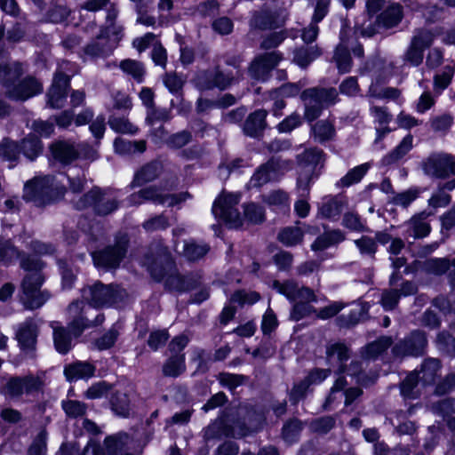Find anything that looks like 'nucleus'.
<instances>
[{
    "label": "nucleus",
    "mask_w": 455,
    "mask_h": 455,
    "mask_svg": "<svg viewBox=\"0 0 455 455\" xmlns=\"http://www.w3.org/2000/svg\"><path fill=\"white\" fill-rule=\"evenodd\" d=\"M251 412L245 407H239L235 412H231L213 421L204 430V437L208 440L226 437L246 435L251 428Z\"/></svg>",
    "instance_id": "nucleus-4"
},
{
    "label": "nucleus",
    "mask_w": 455,
    "mask_h": 455,
    "mask_svg": "<svg viewBox=\"0 0 455 455\" xmlns=\"http://www.w3.org/2000/svg\"><path fill=\"white\" fill-rule=\"evenodd\" d=\"M204 79V86L206 89L218 88L226 90L231 84L238 81L240 78L234 75L232 71H222L219 67L214 70H207L202 75Z\"/></svg>",
    "instance_id": "nucleus-22"
},
{
    "label": "nucleus",
    "mask_w": 455,
    "mask_h": 455,
    "mask_svg": "<svg viewBox=\"0 0 455 455\" xmlns=\"http://www.w3.org/2000/svg\"><path fill=\"white\" fill-rule=\"evenodd\" d=\"M39 334V322L34 318H27L20 323L16 330V339L20 349L28 356L34 357Z\"/></svg>",
    "instance_id": "nucleus-17"
},
{
    "label": "nucleus",
    "mask_w": 455,
    "mask_h": 455,
    "mask_svg": "<svg viewBox=\"0 0 455 455\" xmlns=\"http://www.w3.org/2000/svg\"><path fill=\"white\" fill-rule=\"evenodd\" d=\"M23 74L22 64L16 61L0 64V85L4 90V94L12 89L16 82Z\"/></svg>",
    "instance_id": "nucleus-26"
},
{
    "label": "nucleus",
    "mask_w": 455,
    "mask_h": 455,
    "mask_svg": "<svg viewBox=\"0 0 455 455\" xmlns=\"http://www.w3.org/2000/svg\"><path fill=\"white\" fill-rule=\"evenodd\" d=\"M171 118V111L167 108H157L154 106L147 110L146 123L149 126H155L159 122H167Z\"/></svg>",
    "instance_id": "nucleus-64"
},
{
    "label": "nucleus",
    "mask_w": 455,
    "mask_h": 455,
    "mask_svg": "<svg viewBox=\"0 0 455 455\" xmlns=\"http://www.w3.org/2000/svg\"><path fill=\"white\" fill-rule=\"evenodd\" d=\"M129 242L130 240L126 234L120 233L116 235L113 243L92 253L94 266L105 272L119 268L122 261L126 257Z\"/></svg>",
    "instance_id": "nucleus-8"
},
{
    "label": "nucleus",
    "mask_w": 455,
    "mask_h": 455,
    "mask_svg": "<svg viewBox=\"0 0 455 455\" xmlns=\"http://www.w3.org/2000/svg\"><path fill=\"white\" fill-rule=\"evenodd\" d=\"M345 240L344 233L339 229L326 231L316 237L311 244L313 251H323Z\"/></svg>",
    "instance_id": "nucleus-36"
},
{
    "label": "nucleus",
    "mask_w": 455,
    "mask_h": 455,
    "mask_svg": "<svg viewBox=\"0 0 455 455\" xmlns=\"http://www.w3.org/2000/svg\"><path fill=\"white\" fill-rule=\"evenodd\" d=\"M239 202V195H221L213 203L212 213L229 228H239L243 224V219L237 209Z\"/></svg>",
    "instance_id": "nucleus-13"
},
{
    "label": "nucleus",
    "mask_w": 455,
    "mask_h": 455,
    "mask_svg": "<svg viewBox=\"0 0 455 455\" xmlns=\"http://www.w3.org/2000/svg\"><path fill=\"white\" fill-rule=\"evenodd\" d=\"M164 196L165 194L160 188L149 186L130 195L127 197V202L131 206L140 205L147 201H151L156 204H164Z\"/></svg>",
    "instance_id": "nucleus-27"
},
{
    "label": "nucleus",
    "mask_w": 455,
    "mask_h": 455,
    "mask_svg": "<svg viewBox=\"0 0 455 455\" xmlns=\"http://www.w3.org/2000/svg\"><path fill=\"white\" fill-rule=\"evenodd\" d=\"M115 151L120 155H131L136 152L143 153L147 149V142L141 140H128L122 138H117L114 141Z\"/></svg>",
    "instance_id": "nucleus-43"
},
{
    "label": "nucleus",
    "mask_w": 455,
    "mask_h": 455,
    "mask_svg": "<svg viewBox=\"0 0 455 455\" xmlns=\"http://www.w3.org/2000/svg\"><path fill=\"white\" fill-rule=\"evenodd\" d=\"M433 42L434 35L430 30L426 28L416 29L409 46L403 53V62L413 67L419 66L423 61L425 50L429 48Z\"/></svg>",
    "instance_id": "nucleus-15"
},
{
    "label": "nucleus",
    "mask_w": 455,
    "mask_h": 455,
    "mask_svg": "<svg viewBox=\"0 0 455 455\" xmlns=\"http://www.w3.org/2000/svg\"><path fill=\"white\" fill-rule=\"evenodd\" d=\"M266 164L274 180H278L292 168V162L291 160H285L280 157H272Z\"/></svg>",
    "instance_id": "nucleus-52"
},
{
    "label": "nucleus",
    "mask_w": 455,
    "mask_h": 455,
    "mask_svg": "<svg viewBox=\"0 0 455 455\" xmlns=\"http://www.w3.org/2000/svg\"><path fill=\"white\" fill-rule=\"evenodd\" d=\"M112 410L116 414L122 417H128L131 411L130 399L126 393L116 391L110 398Z\"/></svg>",
    "instance_id": "nucleus-49"
},
{
    "label": "nucleus",
    "mask_w": 455,
    "mask_h": 455,
    "mask_svg": "<svg viewBox=\"0 0 455 455\" xmlns=\"http://www.w3.org/2000/svg\"><path fill=\"white\" fill-rule=\"evenodd\" d=\"M272 180H274V179L265 163L259 166V168L255 171L247 186L249 188H258Z\"/></svg>",
    "instance_id": "nucleus-59"
},
{
    "label": "nucleus",
    "mask_w": 455,
    "mask_h": 455,
    "mask_svg": "<svg viewBox=\"0 0 455 455\" xmlns=\"http://www.w3.org/2000/svg\"><path fill=\"white\" fill-rule=\"evenodd\" d=\"M70 84L61 79H53L52 84L47 93V104L52 108H61L65 106L68 89Z\"/></svg>",
    "instance_id": "nucleus-30"
},
{
    "label": "nucleus",
    "mask_w": 455,
    "mask_h": 455,
    "mask_svg": "<svg viewBox=\"0 0 455 455\" xmlns=\"http://www.w3.org/2000/svg\"><path fill=\"white\" fill-rule=\"evenodd\" d=\"M95 367L90 363L77 362L67 366L64 370L66 378L68 380L91 378L94 375Z\"/></svg>",
    "instance_id": "nucleus-38"
},
{
    "label": "nucleus",
    "mask_w": 455,
    "mask_h": 455,
    "mask_svg": "<svg viewBox=\"0 0 455 455\" xmlns=\"http://www.w3.org/2000/svg\"><path fill=\"white\" fill-rule=\"evenodd\" d=\"M299 165L304 170L315 172L318 165H323L324 153L317 148H311L304 150L297 156Z\"/></svg>",
    "instance_id": "nucleus-32"
},
{
    "label": "nucleus",
    "mask_w": 455,
    "mask_h": 455,
    "mask_svg": "<svg viewBox=\"0 0 455 455\" xmlns=\"http://www.w3.org/2000/svg\"><path fill=\"white\" fill-rule=\"evenodd\" d=\"M19 146L20 152L30 161H34L43 152L42 141L34 134L25 137Z\"/></svg>",
    "instance_id": "nucleus-39"
},
{
    "label": "nucleus",
    "mask_w": 455,
    "mask_h": 455,
    "mask_svg": "<svg viewBox=\"0 0 455 455\" xmlns=\"http://www.w3.org/2000/svg\"><path fill=\"white\" fill-rule=\"evenodd\" d=\"M108 125L116 132L124 134H135L139 130L127 117L116 115H111L109 116Z\"/></svg>",
    "instance_id": "nucleus-50"
},
{
    "label": "nucleus",
    "mask_w": 455,
    "mask_h": 455,
    "mask_svg": "<svg viewBox=\"0 0 455 455\" xmlns=\"http://www.w3.org/2000/svg\"><path fill=\"white\" fill-rule=\"evenodd\" d=\"M428 215L429 213L422 212L414 215L405 222L403 225L405 228L403 232L404 239L409 240L410 238H412L413 240H416L428 235L431 231V227L426 220Z\"/></svg>",
    "instance_id": "nucleus-21"
},
{
    "label": "nucleus",
    "mask_w": 455,
    "mask_h": 455,
    "mask_svg": "<svg viewBox=\"0 0 455 455\" xmlns=\"http://www.w3.org/2000/svg\"><path fill=\"white\" fill-rule=\"evenodd\" d=\"M120 335L119 327L114 324L101 337L96 339L95 346L99 350H106L112 347Z\"/></svg>",
    "instance_id": "nucleus-60"
},
{
    "label": "nucleus",
    "mask_w": 455,
    "mask_h": 455,
    "mask_svg": "<svg viewBox=\"0 0 455 455\" xmlns=\"http://www.w3.org/2000/svg\"><path fill=\"white\" fill-rule=\"evenodd\" d=\"M43 382L33 374L10 376L0 387V393L10 399H19L22 395H31L40 391Z\"/></svg>",
    "instance_id": "nucleus-11"
},
{
    "label": "nucleus",
    "mask_w": 455,
    "mask_h": 455,
    "mask_svg": "<svg viewBox=\"0 0 455 455\" xmlns=\"http://www.w3.org/2000/svg\"><path fill=\"white\" fill-rule=\"evenodd\" d=\"M352 38L351 30L347 27L342 26L339 32V44L334 51L333 60L339 71L343 74L349 72L352 68V59L349 52Z\"/></svg>",
    "instance_id": "nucleus-19"
},
{
    "label": "nucleus",
    "mask_w": 455,
    "mask_h": 455,
    "mask_svg": "<svg viewBox=\"0 0 455 455\" xmlns=\"http://www.w3.org/2000/svg\"><path fill=\"white\" fill-rule=\"evenodd\" d=\"M192 138V133L189 131L184 130L167 137L165 143L170 148L179 149L190 143Z\"/></svg>",
    "instance_id": "nucleus-61"
},
{
    "label": "nucleus",
    "mask_w": 455,
    "mask_h": 455,
    "mask_svg": "<svg viewBox=\"0 0 455 455\" xmlns=\"http://www.w3.org/2000/svg\"><path fill=\"white\" fill-rule=\"evenodd\" d=\"M210 251L207 243H198L194 240L186 241L183 246L182 254L189 261H196L205 256Z\"/></svg>",
    "instance_id": "nucleus-48"
},
{
    "label": "nucleus",
    "mask_w": 455,
    "mask_h": 455,
    "mask_svg": "<svg viewBox=\"0 0 455 455\" xmlns=\"http://www.w3.org/2000/svg\"><path fill=\"white\" fill-rule=\"evenodd\" d=\"M20 153V146L16 141L5 138L0 143V159L15 162L19 158Z\"/></svg>",
    "instance_id": "nucleus-56"
},
{
    "label": "nucleus",
    "mask_w": 455,
    "mask_h": 455,
    "mask_svg": "<svg viewBox=\"0 0 455 455\" xmlns=\"http://www.w3.org/2000/svg\"><path fill=\"white\" fill-rule=\"evenodd\" d=\"M326 357L330 363L337 362L339 366H342L350 357V349L344 343H332L326 347Z\"/></svg>",
    "instance_id": "nucleus-41"
},
{
    "label": "nucleus",
    "mask_w": 455,
    "mask_h": 455,
    "mask_svg": "<svg viewBox=\"0 0 455 455\" xmlns=\"http://www.w3.org/2000/svg\"><path fill=\"white\" fill-rule=\"evenodd\" d=\"M60 406L69 419L83 418L88 410V405L85 403L70 398L63 399L60 402Z\"/></svg>",
    "instance_id": "nucleus-45"
},
{
    "label": "nucleus",
    "mask_w": 455,
    "mask_h": 455,
    "mask_svg": "<svg viewBox=\"0 0 455 455\" xmlns=\"http://www.w3.org/2000/svg\"><path fill=\"white\" fill-rule=\"evenodd\" d=\"M370 169V164L365 163L349 170L337 183L338 188H348L361 181Z\"/></svg>",
    "instance_id": "nucleus-46"
},
{
    "label": "nucleus",
    "mask_w": 455,
    "mask_h": 455,
    "mask_svg": "<svg viewBox=\"0 0 455 455\" xmlns=\"http://www.w3.org/2000/svg\"><path fill=\"white\" fill-rule=\"evenodd\" d=\"M282 60V53L276 51L259 54L251 61L248 74L251 79L265 82Z\"/></svg>",
    "instance_id": "nucleus-16"
},
{
    "label": "nucleus",
    "mask_w": 455,
    "mask_h": 455,
    "mask_svg": "<svg viewBox=\"0 0 455 455\" xmlns=\"http://www.w3.org/2000/svg\"><path fill=\"white\" fill-rule=\"evenodd\" d=\"M403 18V6L399 4H392L378 15L377 26L385 29L393 28L402 21Z\"/></svg>",
    "instance_id": "nucleus-29"
},
{
    "label": "nucleus",
    "mask_w": 455,
    "mask_h": 455,
    "mask_svg": "<svg viewBox=\"0 0 455 455\" xmlns=\"http://www.w3.org/2000/svg\"><path fill=\"white\" fill-rule=\"evenodd\" d=\"M267 111L258 109L249 115L243 124V132L251 137H258L262 134L267 127L266 117Z\"/></svg>",
    "instance_id": "nucleus-31"
},
{
    "label": "nucleus",
    "mask_w": 455,
    "mask_h": 455,
    "mask_svg": "<svg viewBox=\"0 0 455 455\" xmlns=\"http://www.w3.org/2000/svg\"><path fill=\"white\" fill-rule=\"evenodd\" d=\"M338 373L349 375L355 377L358 384L362 386H368L374 382L375 378H368L363 371V363L358 360H352L350 363L338 366Z\"/></svg>",
    "instance_id": "nucleus-35"
},
{
    "label": "nucleus",
    "mask_w": 455,
    "mask_h": 455,
    "mask_svg": "<svg viewBox=\"0 0 455 455\" xmlns=\"http://www.w3.org/2000/svg\"><path fill=\"white\" fill-rule=\"evenodd\" d=\"M54 160L62 164H69L79 157L77 144L69 140H59L51 145Z\"/></svg>",
    "instance_id": "nucleus-25"
},
{
    "label": "nucleus",
    "mask_w": 455,
    "mask_h": 455,
    "mask_svg": "<svg viewBox=\"0 0 455 455\" xmlns=\"http://www.w3.org/2000/svg\"><path fill=\"white\" fill-rule=\"evenodd\" d=\"M127 296L126 291L118 284H104L100 281L82 289L83 299L93 307L118 305L124 302Z\"/></svg>",
    "instance_id": "nucleus-7"
},
{
    "label": "nucleus",
    "mask_w": 455,
    "mask_h": 455,
    "mask_svg": "<svg viewBox=\"0 0 455 455\" xmlns=\"http://www.w3.org/2000/svg\"><path fill=\"white\" fill-rule=\"evenodd\" d=\"M186 371L185 355H172L164 363V376L177 378Z\"/></svg>",
    "instance_id": "nucleus-42"
},
{
    "label": "nucleus",
    "mask_w": 455,
    "mask_h": 455,
    "mask_svg": "<svg viewBox=\"0 0 455 455\" xmlns=\"http://www.w3.org/2000/svg\"><path fill=\"white\" fill-rule=\"evenodd\" d=\"M163 171V164L157 160L151 161L142 165L134 174L132 187H141L154 181Z\"/></svg>",
    "instance_id": "nucleus-28"
},
{
    "label": "nucleus",
    "mask_w": 455,
    "mask_h": 455,
    "mask_svg": "<svg viewBox=\"0 0 455 455\" xmlns=\"http://www.w3.org/2000/svg\"><path fill=\"white\" fill-rule=\"evenodd\" d=\"M278 293L285 296L291 302H305L310 304L316 302L317 298L314 291L308 287H299L298 283L293 280H287L285 282L274 281L272 284Z\"/></svg>",
    "instance_id": "nucleus-18"
},
{
    "label": "nucleus",
    "mask_w": 455,
    "mask_h": 455,
    "mask_svg": "<svg viewBox=\"0 0 455 455\" xmlns=\"http://www.w3.org/2000/svg\"><path fill=\"white\" fill-rule=\"evenodd\" d=\"M347 204L341 195L326 196L318 205V213L323 219L338 220Z\"/></svg>",
    "instance_id": "nucleus-24"
},
{
    "label": "nucleus",
    "mask_w": 455,
    "mask_h": 455,
    "mask_svg": "<svg viewBox=\"0 0 455 455\" xmlns=\"http://www.w3.org/2000/svg\"><path fill=\"white\" fill-rule=\"evenodd\" d=\"M288 12L283 2L273 1L272 4L256 11L250 20V26L260 30L274 29L283 26Z\"/></svg>",
    "instance_id": "nucleus-10"
},
{
    "label": "nucleus",
    "mask_w": 455,
    "mask_h": 455,
    "mask_svg": "<svg viewBox=\"0 0 455 455\" xmlns=\"http://www.w3.org/2000/svg\"><path fill=\"white\" fill-rule=\"evenodd\" d=\"M20 259V267L28 274L21 283V301L27 309L41 307L51 298L47 290H41L44 277L41 272L44 263L37 258L25 255L11 240L0 239V263L4 266L13 264Z\"/></svg>",
    "instance_id": "nucleus-1"
},
{
    "label": "nucleus",
    "mask_w": 455,
    "mask_h": 455,
    "mask_svg": "<svg viewBox=\"0 0 455 455\" xmlns=\"http://www.w3.org/2000/svg\"><path fill=\"white\" fill-rule=\"evenodd\" d=\"M262 201L268 206L279 210L287 209L290 205L289 195L283 189H275L262 195Z\"/></svg>",
    "instance_id": "nucleus-47"
},
{
    "label": "nucleus",
    "mask_w": 455,
    "mask_h": 455,
    "mask_svg": "<svg viewBox=\"0 0 455 455\" xmlns=\"http://www.w3.org/2000/svg\"><path fill=\"white\" fill-rule=\"evenodd\" d=\"M43 90L42 84L36 78L28 76L21 80L19 84L7 92V97L14 100H26Z\"/></svg>",
    "instance_id": "nucleus-23"
},
{
    "label": "nucleus",
    "mask_w": 455,
    "mask_h": 455,
    "mask_svg": "<svg viewBox=\"0 0 455 455\" xmlns=\"http://www.w3.org/2000/svg\"><path fill=\"white\" fill-rule=\"evenodd\" d=\"M322 54L321 49L316 46L300 47L293 52V62L302 68H306L313 60Z\"/></svg>",
    "instance_id": "nucleus-40"
},
{
    "label": "nucleus",
    "mask_w": 455,
    "mask_h": 455,
    "mask_svg": "<svg viewBox=\"0 0 455 455\" xmlns=\"http://www.w3.org/2000/svg\"><path fill=\"white\" fill-rule=\"evenodd\" d=\"M423 172L433 179L455 176V156L439 151L433 152L421 162Z\"/></svg>",
    "instance_id": "nucleus-12"
},
{
    "label": "nucleus",
    "mask_w": 455,
    "mask_h": 455,
    "mask_svg": "<svg viewBox=\"0 0 455 455\" xmlns=\"http://www.w3.org/2000/svg\"><path fill=\"white\" fill-rule=\"evenodd\" d=\"M300 100L304 103V117L308 122L317 119L323 110L339 100V93L333 87H311L300 93Z\"/></svg>",
    "instance_id": "nucleus-6"
},
{
    "label": "nucleus",
    "mask_w": 455,
    "mask_h": 455,
    "mask_svg": "<svg viewBox=\"0 0 455 455\" xmlns=\"http://www.w3.org/2000/svg\"><path fill=\"white\" fill-rule=\"evenodd\" d=\"M68 327L52 322L53 344L56 351L61 355L68 354L72 348L74 338H78L91 324L85 315L84 303L82 300H74L67 309Z\"/></svg>",
    "instance_id": "nucleus-3"
},
{
    "label": "nucleus",
    "mask_w": 455,
    "mask_h": 455,
    "mask_svg": "<svg viewBox=\"0 0 455 455\" xmlns=\"http://www.w3.org/2000/svg\"><path fill=\"white\" fill-rule=\"evenodd\" d=\"M412 141L413 138L411 135L405 136L390 153L382 158V164L389 166L397 164L411 150Z\"/></svg>",
    "instance_id": "nucleus-33"
},
{
    "label": "nucleus",
    "mask_w": 455,
    "mask_h": 455,
    "mask_svg": "<svg viewBox=\"0 0 455 455\" xmlns=\"http://www.w3.org/2000/svg\"><path fill=\"white\" fill-rule=\"evenodd\" d=\"M116 48V41H108L105 34H100L97 37L87 44L83 52L85 56L92 60L104 59L113 53Z\"/></svg>",
    "instance_id": "nucleus-20"
},
{
    "label": "nucleus",
    "mask_w": 455,
    "mask_h": 455,
    "mask_svg": "<svg viewBox=\"0 0 455 455\" xmlns=\"http://www.w3.org/2000/svg\"><path fill=\"white\" fill-rule=\"evenodd\" d=\"M355 244L362 257L374 259L375 254L378 251V244L374 238L368 235H363L359 239L355 240Z\"/></svg>",
    "instance_id": "nucleus-57"
},
{
    "label": "nucleus",
    "mask_w": 455,
    "mask_h": 455,
    "mask_svg": "<svg viewBox=\"0 0 455 455\" xmlns=\"http://www.w3.org/2000/svg\"><path fill=\"white\" fill-rule=\"evenodd\" d=\"M314 140L319 143L333 140L336 134L334 124L329 120H320L312 126Z\"/></svg>",
    "instance_id": "nucleus-44"
},
{
    "label": "nucleus",
    "mask_w": 455,
    "mask_h": 455,
    "mask_svg": "<svg viewBox=\"0 0 455 455\" xmlns=\"http://www.w3.org/2000/svg\"><path fill=\"white\" fill-rule=\"evenodd\" d=\"M303 232L299 228L288 227L278 234V240L285 246H295L302 241Z\"/></svg>",
    "instance_id": "nucleus-55"
},
{
    "label": "nucleus",
    "mask_w": 455,
    "mask_h": 455,
    "mask_svg": "<svg viewBox=\"0 0 455 455\" xmlns=\"http://www.w3.org/2000/svg\"><path fill=\"white\" fill-rule=\"evenodd\" d=\"M120 68L125 74L131 76L137 82L141 83L145 75V68L141 62L131 59L120 62Z\"/></svg>",
    "instance_id": "nucleus-53"
},
{
    "label": "nucleus",
    "mask_w": 455,
    "mask_h": 455,
    "mask_svg": "<svg viewBox=\"0 0 455 455\" xmlns=\"http://www.w3.org/2000/svg\"><path fill=\"white\" fill-rule=\"evenodd\" d=\"M243 216L250 223L260 224L265 220V210L255 203H249L243 206Z\"/></svg>",
    "instance_id": "nucleus-58"
},
{
    "label": "nucleus",
    "mask_w": 455,
    "mask_h": 455,
    "mask_svg": "<svg viewBox=\"0 0 455 455\" xmlns=\"http://www.w3.org/2000/svg\"><path fill=\"white\" fill-rule=\"evenodd\" d=\"M151 276L157 282L165 278V286L170 291L185 292L197 286V280L192 276H182L176 269L175 262L168 248L162 241L150 243L143 259Z\"/></svg>",
    "instance_id": "nucleus-2"
},
{
    "label": "nucleus",
    "mask_w": 455,
    "mask_h": 455,
    "mask_svg": "<svg viewBox=\"0 0 455 455\" xmlns=\"http://www.w3.org/2000/svg\"><path fill=\"white\" fill-rule=\"evenodd\" d=\"M128 439V435L124 433L106 437L104 444L108 454L118 455L124 449Z\"/></svg>",
    "instance_id": "nucleus-54"
},
{
    "label": "nucleus",
    "mask_w": 455,
    "mask_h": 455,
    "mask_svg": "<svg viewBox=\"0 0 455 455\" xmlns=\"http://www.w3.org/2000/svg\"><path fill=\"white\" fill-rule=\"evenodd\" d=\"M393 344L389 336H381L378 339L369 343L363 348V355L366 359L375 360L386 352Z\"/></svg>",
    "instance_id": "nucleus-37"
},
{
    "label": "nucleus",
    "mask_w": 455,
    "mask_h": 455,
    "mask_svg": "<svg viewBox=\"0 0 455 455\" xmlns=\"http://www.w3.org/2000/svg\"><path fill=\"white\" fill-rule=\"evenodd\" d=\"M64 191L59 188L53 176L35 178L24 185L23 199L37 206L50 204L62 197Z\"/></svg>",
    "instance_id": "nucleus-5"
},
{
    "label": "nucleus",
    "mask_w": 455,
    "mask_h": 455,
    "mask_svg": "<svg viewBox=\"0 0 455 455\" xmlns=\"http://www.w3.org/2000/svg\"><path fill=\"white\" fill-rule=\"evenodd\" d=\"M427 347L426 332L421 330H414L408 336L395 343L391 351L395 358L419 357L426 353Z\"/></svg>",
    "instance_id": "nucleus-14"
},
{
    "label": "nucleus",
    "mask_w": 455,
    "mask_h": 455,
    "mask_svg": "<svg viewBox=\"0 0 455 455\" xmlns=\"http://www.w3.org/2000/svg\"><path fill=\"white\" fill-rule=\"evenodd\" d=\"M78 67L76 64L68 60H62L59 63L58 69L55 72L53 79H61L67 82V84H70L71 77L76 74Z\"/></svg>",
    "instance_id": "nucleus-63"
},
{
    "label": "nucleus",
    "mask_w": 455,
    "mask_h": 455,
    "mask_svg": "<svg viewBox=\"0 0 455 455\" xmlns=\"http://www.w3.org/2000/svg\"><path fill=\"white\" fill-rule=\"evenodd\" d=\"M77 210L92 208L95 214L108 215L119 207L115 191L111 188L94 187L74 203Z\"/></svg>",
    "instance_id": "nucleus-9"
},
{
    "label": "nucleus",
    "mask_w": 455,
    "mask_h": 455,
    "mask_svg": "<svg viewBox=\"0 0 455 455\" xmlns=\"http://www.w3.org/2000/svg\"><path fill=\"white\" fill-rule=\"evenodd\" d=\"M442 363L437 358L428 357L426 358L420 366L419 378L424 385L433 384L441 370Z\"/></svg>",
    "instance_id": "nucleus-34"
},
{
    "label": "nucleus",
    "mask_w": 455,
    "mask_h": 455,
    "mask_svg": "<svg viewBox=\"0 0 455 455\" xmlns=\"http://www.w3.org/2000/svg\"><path fill=\"white\" fill-rule=\"evenodd\" d=\"M455 73V65H446L442 72L434 76V89L437 94H440L451 83Z\"/></svg>",
    "instance_id": "nucleus-51"
},
{
    "label": "nucleus",
    "mask_w": 455,
    "mask_h": 455,
    "mask_svg": "<svg viewBox=\"0 0 455 455\" xmlns=\"http://www.w3.org/2000/svg\"><path fill=\"white\" fill-rule=\"evenodd\" d=\"M419 374L416 371H412L406 376V378L400 384L401 395L404 398L414 399L416 394L414 392L418 382L419 381Z\"/></svg>",
    "instance_id": "nucleus-62"
}]
</instances>
